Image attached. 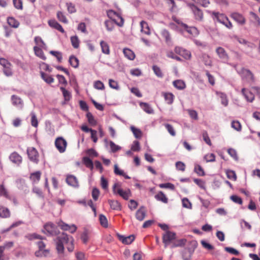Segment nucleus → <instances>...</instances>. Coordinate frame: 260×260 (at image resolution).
I'll return each mask as SVG.
<instances>
[{
  "label": "nucleus",
  "mask_w": 260,
  "mask_h": 260,
  "mask_svg": "<svg viewBox=\"0 0 260 260\" xmlns=\"http://www.w3.org/2000/svg\"><path fill=\"white\" fill-rule=\"evenodd\" d=\"M227 177L231 180H236L237 177L235 172L232 170H228L226 172Z\"/></svg>",
  "instance_id": "052dcab7"
},
{
  "label": "nucleus",
  "mask_w": 260,
  "mask_h": 260,
  "mask_svg": "<svg viewBox=\"0 0 260 260\" xmlns=\"http://www.w3.org/2000/svg\"><path fill=\"white\" fill-rule=\"evenodd\" d=\"M159 187L161 188H169L171 190L175 189V186L171 183H162L159 185Z\"/></svg>",
  "instance_id": "e2e57ef3"
},
{
  "label": "nucleus",
  "mask_w": 260,
  "mask_h": 260,
  "mask_svg": "<svg viewBox=\"0 0 260 260\" xmlns=\"http://www.w3.org/2000/svg\"><path fill=\"white\" fill-rule=\"evenodd\" d=\"M25 238L30 241L36 239H45L44 237L36 233L28 234L25 236Z\"/></svg>",
  "instance_id": "c9c22d12"
},
{
  "label": "nucleus",
  "mask_w": 260,
  "mask_h": 260,
  "mask_svg": "<svg viewBox=\"0 0 260 260\" xmlns=\"http://www.w3.org/2000/svg\"><path fill=\"white\" fill-rule=\"evenodd\" d=\"M164 126L167 129L168 133L172 136H175L176 135V132L173 126L169 123L164 124Z\"/></svg>",
  "instance_id": "603ef678"
},
{
  "label": "nucleus",
  "mask_w": 260,
  "mask_h": 260,
  "mask_svg": "<svg viewBox=\"0 0 260 260\" xmlns=\"http://www.w3.org/2000/svg\"><path fill=\"white\" fill-rule=\"evenodd\" d=\"M176 234L171 231H166L162 235V242L165 247H167L172 241L176 239Z\"/></svg>",
  "instance_id": "6e6552de"
},
{
  "label": "nucleus",
  "mask_w": 260,
  "mask_h": 260,
  "mask_svg": "<svg viewBox=\"0 0 260 260\" xmlns=\"http://www.w3.org/2000/svg\"><path fill=\"white\" fill-rule=\"evenodd\" d=\"M35 42L38 45L39 47L45 49L46 48V45L44 42L42 38L40 37H36L35 38Z\"/></svg>",
  "instance_id": "ea45409f"
},
{
  "label": "nucleus",
  "mask_w": 260,
  "mask_h": 260,
  "mask_svg": "<svg viewBox=\"0 0 260 260\" xmlns=\"http://www.w3.org/2000/svg\"><path fill=\"white\" fill-rule=\"evenodd\" d=\"M42 78L47 83H51L54 82V79L50 75L44 73V72L41 73Z\"/></svg>",
  "instance_id": "58836bf2"
},
{
  "label": "nucleus",
  "mask_w": 260,
  "mask_h": 260,
  "mask_svg": "<svg viewBox=\"0 0 260 260\" xmlns=\"http://www.w3.org/2000/svg\"><path fill=\"white\" fill-rule=\"evenodd\" d=\"M238 73L241 75L242 80L251 84L254 82V78L253 74L250 71L245 69H242L241 71H238Z\"/></svg>",
  "instance_id": "0eeeda50"
},
{
  "label": "nucleus",
  "mask_w": 260,
  "mask_h": 260,
  "mask_svg": "<svg viewBox=\"0 0 260 260\" xmlns=\"http://www.w3.org/2000/svg\"><path fill=\"white\" fill-rule=\"evenodd\" d=\"M162 94L167 104H172L173 103L174 96L172 93L163 92Z\"/></svg>",
  "instance_id": "72a5a7b5"
},
{
  "label": "nucleus",
  "mask_w": 260,
  "mask_h": 260,
  "mask_svg": "<svg viewBox=\"0 0 260 260\" xmlns=\"http://www.w3.org/2000/svg\"><path fill=\"white\" fill-rule=\"evenodd\" d=\"M114 21L112 20H108L105 21V25L107 30L112 31L113 30L114 27Z\"/></svg>",
  "instance_id": "49530a36"
},
{
  "label": "nucleus",
  "mask_w": 260,
  "mask_h": 260,
  "mask_svg": "<svg viewBox=\"0 0 260 260\" xmlns=\"http://www.w3.org/2000/svg\"><path fill=\"white\" fill-rule=\"evenodd\" d=\"M241 92L247 101L249 102H253L254 99V96L251 92L245 88L242 89Z\"/></svg>",
  "instance_id": "a211bd4d"
},
{
  "label": "nucleus",
  "mask_w": 260,
  "mask_h": 260,
  "mask_svg": "<svg viewBox=\"0 0 260 260\" xmlns=\"http://www.w3.org/2000/svg\"><path fill=\"white\" fill-rule=\"evenodd\" d=\"M193 250L185 249L182 252V257L183 260H190Z\"/></svg>",
  "instance_id": "5701e85b"
},
{
  "label": "nucleus",
  "mask_w": 260,
  "mask_h": 260,
  "mask_svg": "<svg viewBox=\"0 0 260 260\" xmlns=\"http://www.w3.org/2000/svg\"><path fill=\"white\" fill-rule=\"evenodd\" d=\"M202 136H203V140L206 142V143L209 146H211L212 143H211L210 139L209 137L208 136V135L206 131H204L203 132Z\"/></svg>",
  "instance_id": "0e129e2a"
},
{
  "label": "nucleus",
  "mask_w": 260,
  "mask_h": 260,
  "mask_svg": "<svg viewBox=\"0 0 260 260\" xmlns=\"http://www.w3.org/2000/svg\"><path fill=\"white\" fill-rule=\"evenodd\" d=\"M176 169L178 170L181 171H184L185 169V164L182 161H177L176 162Z\"/></svg>",
  "instance_id": "338daca9"
},
{
  "label": "nucleus",
  "mask_w": 260,
  "mask_h": 260,
  "mask_svg": "<svg viewBox=\"0 0 260 260\" xmlns=\"http://www.w3.org/2000/svg\"><path fill=\"white\" fill-rule=\"evenodd\" d=\"M11 100L14 106L19 109L22 108L23 105V102L19 97L15 95H13L11 96Z\"/></svg>",
  "instance_id": "6ab92c4d"
},
{
  "label": "nucleus",
  "mask_w": 260,
  "mask_h": 260,
  "mask_svg": "<svg viewBox=\"0 0 260 260\" xmlns=\"http://www.w3.org/2000/svg\"><path fill=\"white\" fill-rule=\"evenodd\" d=\"M236 39L240 44L242 45L246 48L252 49L255 47V45L253 43L248 41L244 38L236 37Z\"/></svg>",
  "instance_id": "2eb2a0df"
},
{
  "label": "nucleus",
  "mask_w": 260,
  "mask_h": 260,
  "mask_svg": "<svg viewBox=\"0 0 260 260\" xmlns=\"http://www.w3.org/2000/svg\"><path fill=\"white\" fill-rule=\"evenodd\" d=\"M31 115V124L35 127H37L38 126V121L37 118L36 114L34 112H31L30 113Z\"/></svg>",
  "instance_id": "8fccbe9b"
},
{
  "label": "nucleus",
  "mask_w": 260,
  "mask_h": 260,
  "mask_svg": "<svg viewBox=\"0 0 260 260\" xmlns=\"http://www.w3.org/2000/svg\"><path fill=\"white\" fill-rule=\"evenodd\" d=\"M216 53L223 62H228L229 60V56L223 48L221 47H217L216 49Z\"/></svg>",
  "instance_id": "9b49d317"
},
{
  "label": "nucleus",
  "mask_w": 260,
  "mask_h": 260,
  "mask_svg": "<svg viewBox=\"0 0 260 260\" xmlns=\"http://www.w3.org/2000/svg\"><path fill=\"white\" fill-rule=\"evenodd\" d=\"M102 51L105 54H109L110 49L108 44L105 41H102L100 42Z\"/></svg>",
  "instance_id": "4c0bfd02"
},
{
  "label": "nucleus",
  "mask_w": 260,
  "mask_h": 260,
  "mask_svg": "<svg viewBox=\"0 0 260 260\" xmlns=\"http://www.w3.org/2000/svg\"><path fill=\"white\" fill-rule=\"evenodd\" d=\"M67 183L75 188H78L79 187V183L77 178L73 175H68L66 178Z\"/></svg>",
  "instance_id": "f8f14e48"
},
{
  "label": "nucleus",
  "mask_w": 260,
  "mask_h": 260,
  "mask_svg": "<svg viewBox=\"0 0 260 260\" xmlns=\"http://www.w3.org/2000/svg\"><path fill=\"white\" fill-rule=\"evenodd\" d=\"M0 195L4 196L7 199H10L8 192L3 184L0 185Z\"/></svg>",
  "instance_id": "4d7b16f0"
},
{
  "label": "nucleus",
  "mask_w": 260,
  "mask_h": 260,
  "mask_svg": "<svg viewBox=\"0 0 260 260\" xmlns=\"http://www.w3.org/2000/svg\"><path fill=\"white\" fill-rule=\"evenodd\" d=\"M37 244L38 246V248H39V250L36 251L35 252V255H40V251L42 250H43V249H45V243L43 242V241H39L37 243Z\"/></svg>",
  "instance_id": "864d4df0"
},
{
  "label": "nucleus",
  "mask_w": 260,
  "mask_h": 260,
  "mask_svg": "<svg viewBox=\"0 0 260 260\" xmlns=\"http://www.w3.org/2000/svg\"><path fill=\"white\" fill-rule=\"evenodd\" d=\"M251 21L256 27L260 26V18L255 13L250 12L249 13Z\"/></svg>",
  "instance_id": "c756f323"
},
{
  "label": "nucleus",
  "mask_w": 260,
  "mask_h": 260,
  "mask_svg": "<svg viewBox=\"0 0 260 260\" xmlns=\"http://www.w3.org/2000/svg\"><path fill=\"white\" fill-rule=\"evenodd\" d=\"M27 153L29 160L36 164L39 162V153L34 147H29L27 149Z\"/></svg>",
  "instance_id": "9d476101"
},
{
  "label": "nucleus",
  "mask_w": 260,
  "mask_h": 260,
  "mask_svg": "<svg viewBox=\"0 0 260 260\" xmlns=\"http://www.w3.org/2000/svg\"><path fill=\"white\" fill-rule=\"evenodd\" d=\"M123 54L125 57L131 60H133L135 58V54L134 52L129 49L124 48L123 50Z\"/></svg>",
  "instance_id": "bb28decb"
},
{
  "label": "nucleus",
  "mask_w": 260,
  "mask_h": 260,
  "mask_svg": "<svg viewBox=\"0 0 260 260\" xmlns=\"http://www.w3.org/2000/svg\"><path fill=\"white\" fill-rule=\"evenodd\" d=\"M113 191L114 194H118L125 200H127L131 196L130 189H127L126 190H123L121 188V184L119 183H116L114 184Z\"/></svg>",
  "instance_id": "20e7f679"
},
{
  "label": "nucleus",
  "mask_w": 260,
  "mask_h": 260,
  "mask_svg": "<svg viewBox=\"0 0 260 260\" xmlns=\"http://www.w3.org/2000/svg\"><path fill=\"white\" fill-rule=\"evenodd\" d=\"M104 141L107 146L108 143V140L107 139H105ZM109 144L110 148L111 149V151L113 153L116 152L121 149V147L120 146L115 144L113 141H110L109 142Z\"/></svg>",
  "instance_id": "393cba45"
},
{
  "label": "nucleus",
  "mask_w": 260,
  "mask_h": 260,
  "mask_svg": "<svg viewBox=\"0 0 260 260\" xmlns=\"http://www.w3.org/2000/svg\"><path fill=\"white\" fill-rule=\"evenodd\" d=\"M141 31L147 35H150V30L148 23L145 21L140 22Z\"/></svg>",
  "instance_id": "4be33fe9"
},
{
  "label": "nucleus",
  "mask_w": 260,
  "mask_h": 260,
  "mask_svg": "<svg viewBox=\"0 0 260 260\" xmlns=\"http://www.w3.org/2000/svg\"><path fill=\"white\" fill-rule=\"evenodd\" d=\"M230 16L231 18L236 21L239 24L243 25L245 24L246 19L241 14L237 12H233Z\"/></svg>",
  "instance_id": "ddd939ff"
},
{
  "label": "nucleus",
  "mask_w": 260,
  "mask_h": 260,
  "mask_svg": "<svg viewBox=\"0 0 260 260\" xmlns=\"http://www.w3.org/2000/svg\"><path fill=\"white\" fill-rule=\"evenodd\" d=\"M194 171L200 176H203L205 175V172L203 169L199 165H195Z\"/></svg>",
  "instance_id": "c03bdc74"
},
{
  "label": "nucleus",
  "mask_w": 260,
  "mask_h": 260,
  "mask_svg": "<svg viewBox=\"0 0 260 260\" xmlns=\"http://www.w3.org/2000/svg\"><path fill=\"white\" fill-rule=\"evenodd\" d=\"M182 206L183 207L191 209L192 205L187 198H184L182 200Z\"/></svg>",
  "instance_id": "13d9d810"
},
{
  "label": "nucleus",
  "mask_w": 260,
  "mask_h": 260,
  "mask_svg": "<svg viewBox=\"0 0 260 260\" xmlns=\"http://www.w3.org/2000/svg\"><path fill=\"white\" fill-rule=\"evenodd\" d=\"M176 22L179 25L180 31L182 34L184 35L185 32H187L190 37H196L199 35V31L196 27L189 26L179 20H177Z\"/></svg>",
  "instance_id": "f03ea898"
},
{
  "label": "nucleus",
  "mask_w": 260,
  "mask_h": 260,
  "mask_svg": "<svg viewBox=\"0 0 260 260\" xmlns=\"http://www.w3.org/2000/svg\"><path fill=\"white\" fill-rule=\"evenodd\" d=\"M146 210L144 206H141L136 212V217L139 221H142L145 217Z\"/></svg>",
  "instance_id": "aec40b11"
},
{
  "label": "nucleus",
  "mask_w": 260,
  "mask_h": 260,
  "mask_svg": "<svg viewBox=\"0 0 260 260\" xmlns=\"http://www.w3.org/2000/svg\"><path fill=\"white\" fill-rule=\"evenodd\" d=\"M41 173L40 171H37L32 173L30 175V179L33 184L37 183L40 180Z\"/></svg>",
  "instance_id": "cd10ccee"
},
{
  "label": "nucleus",
  "mask_w": 260,
  "mask_h": 260,
  "mask_svg": "<svg viewBox=\"0 0 260 260\" xmlns=\"http://www.w3.org/2000/svg\"><path fill=\"white\" fill-rule=\"evenodd\" d=\"M155 199L158 201H160L164 203H167L168 202V199L166 196V195L162 192L159 191L155 196Z\"/></svg>",
  "instance_id": "7c9ffc66"
},
{
  "label": "nucleus",
  "mask_w": 260,
  "mask_h": 260,
  "mask_svg": "<svg viewBox=\"0 0 260 260\" xmlns=\"http://www.w3.org/2000/svg\"><path fill=\"white\" fill-rule=\"evenodd\" d=\"M72 45L75 48H78L79 46V40L77 36H73L71 38Z\"/></svg>",
  "instance_id": "5fc2aeb1"
},
{
  "label": "nucleus",
  "mask_w": 260,
  "mask_h": 260,
  "mask_svg": "<svg viewBox=\"0 0 260 260\" xmlns=\"http://www.w3.org/2000/svg\"><path fill=\"white\" fill-rule=\"evenodd\" d=\"M211 14L214 21H216L223 24L229 29H231L233 28L232 22L224 14L216 12H212Z\"/></svg>",
  "instance_id": "f257e3e1"
},
{
  "label": "nucleus",
  "mask_w": 260,
  "mask_h": 260,
  "mask_svg": "<svg viewBox=\"0 0 260 260\" xmlns=\"http://www.w3.org/2000/svg\"><path fill=\"white\" fill-rule=\"evenodd\" d=\"M7 21L8 23L13 27L17 28L19 25V22L13 17L8 18Z\"/></svg>",
  "instance_id": "37998d69"
},
{
  "label": "nucleus",
  "mask_w": 260,
  "mask_h": 260,
  "mask_svg": "<svg viewBox=\"0 0 260 260\" xmlns=\"http://www.w3.org/2000/svg\"><path fill=\"white\" fill-rule=\"evenodd\" d=\"M48 24L51 27L56 29L60 32H64V29H63L62 27L56 21L54 20H49L48 21Z\"/></svg>",
  "instance_id": "c85d7f7f"
},
{
  "label": "nucleus",
  "mask_w": 260,
  "mask_h": 260,
  "mask_svg": "<svg viewBox=\"0 0 260 260\" xmlns=\"http://www.w3.org/2000/svg\"><path fill=\"white\" fill-rule=\"evenodd\" d=\"M55 145L60 153H63L66 151L67 142L62 137H58L55 140Z\"/></svg>",
  "instance_id": "1a4fd4ad"
},
{
  "label": "nucleus",
  "mask_w": 260,
  "mask_h": 260,
  "mask_svg": "<svg viewBox=\"0 0 260 260\" xmlns=\"http://www.w3.org/2000/svg\"><path fill=\"white\" fill-rule=\"evenodd\" d=\"M70 237L64 233H62L57 238L56 249L59 254H63L64 251V243H68L70 241Z\"/></svg>",
  "instance_id": "7ed1b4c3"
},
{
  "label": "nucleus",
  "mask_w": 260,
  "mask_h": 260,
  "mask_svg": "<svg viewBox=\"0 0 260 260\" xmlns=\"http://www.w3.org/2000/svg\"><path fill=\"white\" fill-rule=\"evenodd\" d=\"M42 232L48 236H55L59 233L55 225L50 222L46 223L44 225Z\"/></svg>",
  "instance_id": "39448f33"
},
{
  "label": "nucleus",
  "mask_w": 260,
  "mask_h": 260,
  "mask_svg": "<svg viewBox=\"0 0 260 260\" xmlns=\"http://www.w3.org/2000/svg\"><path fill=\"white\" fill-rule=\"evenodd\" d=\"M152 69L156 76L159 78H162L163 77V74L158 67L157 66H153L152 67Z\"/></svg>",
  "instance_id": "bf43d9fd"
},
{
  "label": "nucleus",
  "mask_w": 260,
  "mask_h": 260,
  "mask_svg": "<svg viewBox=\"0 0 260 260\" xmlns=\"http://www.w3.org/2000/svg\"><path fill=\"white\" fill-rule=\"evenodd\" d=\"M173 85L176 88L179 90H183L186 87L185 82L183 80L179 79L174 81Z\"/></svg>",
  "instance_id": "a878e982"
},
{
  "label": "nucleus",
  "mask_w": 260,
  "mask_h": 260,
  "mask_svg": "<svg viewBox=\"0 0 260 260\" xmlns=\"http://www.w3.org/2000/svg\"><path fill=\"white\" fill-rule=\"evenodd\" d=\"M10 215L9 210L4 206H0V217L7 218Z\"/></svg>",
  "instance_id": "f704fd0d"
},
{
  "label": "nucleus",
  "mask_w": 260,
  "mask_h": 260,
  "mask_svg": "<svg viewBox=\"0 0 260 260\" xmlns=\"http://www.w3.org/2000/svg\"><path fill=\"white\" fill-rule=\"evenodd\" d=\"M57 17L58 20L64 23H67L68 21L64 16V15L61 12H58L57 14Z\"/></svg>",
  "instance_id": "680f3d73"
},
{
  "label": "nucleus",
  "mask_w": 260,
  "mask_h": 260,
  "mask_svg": "<svg viewBox=\"0 0 260 260\" xmlns=\"http://www.w3.org/2000/svg\"><path fill=\"white\" fill-rule=\"evenodd\" d=\"M9 158L12 162L18 166L21 164L22 160V157L16 152L12 153L9 156Z\"/></svg>",
  "instance_id": "dca6fc26"
},
{
  "label": "nucleus",
  "mask_w": 260,
  "mask_h": 260,
  "mask_svg": "<svg viewBox=\"0 0 260 260\" xmlns=\"http://www.w3.org/2000/svg\"><path fill=\"white\" fill-rule=\"evenodd\" d=\"M231 200L235 203L238 204H242V199L238 196L233 195L230 197Z\"/></svg>",
  "instance_id": "774afa93"
},
{
  "label": "nucleus",
  "mask_w": 260,
  "mask_h": 260,
  "mask_svg": "<svg viewBox=\"0 0 260 260\" xmlns=\"http://www.w3.org/2000/svg\"><path fill=\"white\" fill-rule=\"evenodd\" d=\"M83 162L86 167L92 169L93 168L92 161L88 157L83 158Z\"/></svg>",
  "instance_id": "a18cd8bd"
},
{
  "label": "nucleus",
  "mask_w": 260,
  "mask_h": 260,
  "mask_svg": "<svg viewBox=\"0 0 260 260\" xmlns=\"http://www.w3.org/2000/svg\"><path fill=\"white\" fill-rule=\"evenodd\" d=\"M108 17L112 20H114L115 23L119 26H122L124 23V19L117 13L113 10H109L107 11Z\"/></svg>",
  "instance_id": "423d86ee"
},
{
  "label": "nucleus",
  "mask_w": 260,
  "mask_h": 260,
  "mask_svg": "<svg viewBox=\"0 0 260 260\" xmlns=\"http://www.w3.org/2000/svg\"><path fill=\"white\" fill-rule=\"evenodd\" d=\"M190 6L194 13L196 19L202 20L203 17L202 12L194 4H190Z\"/></svg>",
  "instance_id": "f3484780"
},
{
  "label": "nucleus",
  "mask_w": 260,
  "mask_h": 260,
  "mask_svg": "<svg viewBox=\"0 0 260 260\" xmlns=\"http://www.w3.org/2000/svg\"><path fill=\"white\" fill-rule=\"evenodd\" d=\"M175 51L176 53L182 56L186 59H189L191 58V55L190 51L183 49L181 47H176L175 48Z\"/></svg>",
  "instance_id": "4468645a"
},
{
  "label": "nucleus",
  "mask_w": 260,
  "mask_h": 260,
  "mask_svg": "<svg viewBox=\"0 0 260 260\" xmlns=\"http://www.w3.org/2000/svg\"><path fill=\"white\" fill-rule=\"evenodd\" d=\"M140 106L146 113L148 114L154 113L153 109L148 104L141 102L140 103Z\"/></svg>",
  "instance_id": "b1692460"
},
{
  "label": "nucleus",
  "mask_w": 260,
  "mask_h": 260,
  "mask_svg": "<svg viewBox=\"0 0 260 260\" xmlns=\"http://www.w3.org/2000/svg\"><path fill=\"white\" fill-rule=\"evenodd\" d=\"M86 117L88 119L89 123L91 126H94L96 124V121L95 120L94 117L93 116L91 113L88 112L86 114Z\"/></svg>",
  "instance_id": "de8ad7c7"
},
{
  "label": "nucleus",
  "mask_w": 260,
  "mask_h": 260,
  "mask_svg": "<svg viewBox=\"0 0 260 260\" xmlns=\"http://www.w3.org/2000/svg\"><path fill=\"white\" fill-rule=\"evenodd\" d=\"M99 220H100L101 224L103 226L105 227V228L108 226V220H107L106 217L105 215H104L103 214H101L99 217Z\"/></svg>",
  "instance_id": "6e6d98bb"
},
{
  "label": "nucleus",
  "mask_w": 260,
  "mask_h": 260,
  "mask_svg": "<svg viewBox=\"0 0 260 260\" xmlns=\"http://www.w3.org/2000/svg\"><path fill=\"white\" fill-rule=\"evenodd\" d=\"M217 94L219 96L221 99L222 105L224 106H227L228 105V100L226 94L222 92H217Z\"/></svg>",
  "instance_id": "79ce46f5"
},
{
  "label": "nucleus",
  "mask_w": 260,
  "mask_h": 260,
  "mask_svg": "<svg viewBox=\"0 0 260 260\" xmlns=\"http://www.w3.org/2000/svg\"><path fill=\"white\" fill-rule=\"evenodd\" d=\"M69 62L73 67L76 68L79 66V60L77 57L74 55H72L70 57Z\"/></svg>",
  "instance_id": "a19ab883"
},
{
  "label": "nucleus",
  "mask_w": 260,
  "mask_h": 260,
  "mask_svg": "<svg viewBox=\"0 0 260 260\" xmlns=\"http://www.w3.org/2000/svg\"><path fill=\"white\" fill-rule=\"evenodd\" d=\"M131 129L136 138L138 139L141 137L142 132L139 129L136 128L134 126H131Z\"/></svg>",
  "instance_id": "09e8293b"
},
{
  "label": "nucleus",
  "mask_w": 260,
  "mask_h": 260,
  "mask_svg": "<svg viewBox=\"0 0 260 260\" xmlns=\"http://www.w3.org/2000/svg\"><path fill=\"white\" fill-rule=\"evenodd\" d=\"M50 53L56 57L58 62H60L61 61L62 57V54L60 52L56 51H50Z\"/></svg>",
  "instance_id": "69168bd1"
},
{
  "label": "nucleus",
  "mask_w": 260,
  "mask_h": 260,
  "mask_svg": "<svg viewBox=\"0 0 260 260\" xmlns=\"http://www.w3.org/2000/svg\"><path fill=\"white\" fill-rule=\"evenodd\" d=\"M60 89L62 92L64 100L66 101H69L71 97V93L63 87H60Z\"/></svg>",
  "instance_id": "3c124183"
},
{
  "label": "nucleus",
  "mask_w": 260,
  "mask_h": 260,
  "mask_svg": "<svg viewBox=\"0 0 260 260\" xmlns=\"http://www.w3.org/2000/svg\"><path fill=\"white\" fill-rule=\"evenodd\" d=\"M202 60L204 64L206 66L211 67L212 61L209 55L207 54H203L202 56Z\"/></svg>",
  "instance_id": "473e14b6"
},
{
  "label": "nucleus",
  "mask_w": 260,
  "mask_h": 260,
  "mask_svg": "<svg viewBox=\"0 0 260 260\" xmlns=\"http://www.w3.org/2000/svg\"><path fill=\"white\" fill-rule=\"evenodd\" d=\"M34 50L36 56L43 60H46V57L44 55L42 50L40 47L38 46H35L34 47Z\"/></svg>",
  "instance_id": "2f4dec72"
},
{
  "label": "nucleus",
  "mask_w": 260,
  "mask_h": 260,
  "mask_svg": "<svg viewBox=\"0 0 260 260\" xmlns=\"http://www.w3.org/2000/svg\"><path fill=\"white\" fill-rule=\"evenodd\" d=\"M118 236L119 237V240L125 244H129L135 240V236L133 235L127 237H124V236L120 235H118Z\"/></svg>",
  "instance_id": "412c9836"
},
{
  "label": "nucleus",
  "mask_w": 260,
  "mask_h": 260,
  "mask_svg": "<svg viewBox=\"0 0 260 260\" xmlns=\"http://www.w3.org/2000/svg\"><path fill=\"white\" fill-rule=\"evenodd\" d=\"M108 202L112 209L116 210H120L121 209V205L118 201L116 200H109Z\"/></svg>",
  "instance_id": "e433bc0d"
}]
</instances>
